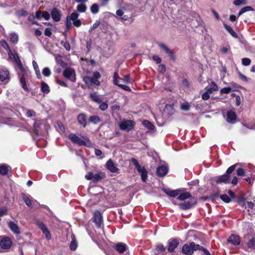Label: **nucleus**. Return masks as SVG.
Instances as JSON below:
<instances>
[{"mask_svg": "<svg viewBox=\"0 0 255 255\" xmlns=\"http://www.w3.org/2000/svg\"><path fill=\"white\" fill-rule=\"evenodd\" d=\"M134 125V122L131 120L124 121L119 124L120 128L122 130H130Z\"/></svg>", "mask_w": 255, "mask_h": 255, "instance_id": "39448f33", "label": "nucleus"}, {"mask_svg": "<svg viewBox=\"0 0 255 255\" xmlns=\"http://www.w3.org/2000/svg\"><path fill=\"white\" fill-rule=\"evenodd\" d=\"M76 9L79 12H85L87 10V6L84 3H81L77 6Z\"/></svg>", "mask_w": 255, "mask_h": 255, "instance_id": "f704fd0d", "label": "nucleus"}, {"mask_svg": "<svg viewBox=\"0 0 255 255\" xmlns=\"http://www.w3.org/2000/svg\"><path fill=\"white\" fill-rule=\"evenodd\" d=\"M156 248L159 251H160L161 252H164L165 251V250L164 246L163 245H162V244H158L156 246Z\"/></svg>", "mask_w": 255, "mask_h": 255, "instance_id": "0e129e2a", "label": "nucleus"}, {"mask_svg": "<svg viewBox=\"0 0 255 255\" xmlns=\"http://www.w3.org/2000/svg\"><path fill=\"white\" fill-rule=\"evenodd\" d=\"M238 203L240 206H245L246 204L245 197L243 196L239 197L238 199Z\"/></svg>", "mask_w": 255, "mask_h": 255, "instance_id": "a18cd8bd", "label": "nucleus"}, {"mask_svg": "<svg viewBox=\"0 0 255 255\" xmlns=\"http://www.w3.org/2000/svg\"><path fill=\"white\" fill-rule=\"evenodd\" d=\"M89 122L94 124H97L100 122V118L97 116H92L89 118Z\"/></svg>", "mask_w": 255, "mask_h": 255, "instance_id": "4c0bfd02", "label": "nucleus"}, {"mask_svg": "<svg viewBox=\"0 0 255 255\" xmlns=\"http://www.w3.org/2000/svg\"><path fill=\"white\" fill-rule=\"evenodd\" d=\"M163 191L169 196L172 197H175L177 196L179 194L180 191L178 190H170V189H164Z\"/></svg>", "mask_w": 255, "mask_h": 255, "instance_id": "5701e85b", "label": "nucleus"}, {"mask_svg": "<svg viewBox=\"0 0 255 255\" xmlns=\"http://www.w3.org/2000/svg\"><path fill=\"white\" fill-rule=\"evenodd\" d=\"M237 174L238 176H244L245 175V171L243 168H239L237 170Z\"/></svg>", "mask_w": 255, "mask_h": 255, "instance_id": "864d4df0", "label": "nucleus"}, {"mask_svg": "<svg viewBox=\"0 0 255 255\" xmlns=\"http://www.w3.org/2000/svg\"><path fill=\"white\" fill-rule=\"evenodd\" d=\"M226 120L230 124H235L237 122V115L232 110L228 111L227 113Z\"/></svg>", "mask_w": 255, "mask_h": 255, "instance_id": "1a4fd4ad", "label": "nucleus"}, {"mask_svg": "<svg viewBox=\"0 0 255 255\" xmlns=\"http://www.w3.org/2000/svg\"><path fill=\"white\" fill-rule=\"evenodd\" d=\"M190 105L187 103H183L181 105V109L184 111H188L190 109Z\"/></svg>", "mask_w": 255, "mask_h": 255, "instance_id": "3c124183", "label": "nucleus"}, {"mask_svg": "<svg viewBox=\"0 0 255 255\" xmlns=\"http://www.w3.org/2000/svg\"><path fill=\"white\" fill-rule=\"evenodd\" d=\"M41 90L42 92L47 94L50 92L49 87L46 83L42 82L41 84Z\"/></svg>", "mask_w": 255, "mask_h": 255, "instance_id": "2f4dec72", "label": "nucleus"}, {"mask_svg": "<svg viewBox=\"0 0 255 255\" xmlns=\"http://www.w3.org/2000/svg\"><path fill=\"white\" fill-rule=\"evenodd\" d=\"M140 174L142 181L145 182L146 181L147 178V171L146 170H144L142 172L140 173Z\"/></svg>", "mask_w": 255, "mask_h": 255, "instance_id": "de8ad7c7", "label": "nucleus"}, {"mask_svg": "<svg viewBox=\"0 0 255 255\" xmlns=\"http://www.w3.org/2000/svg\"><path fill=\"white\" fill-rule=\"evenodd\" d=\"M101 75L98 71H95L93 73V75L91 77H88V78L90 80V82L96 86H99L100 82L99 79L101 78Z\"/></svg>", "mask_w": 255, "mask_h": 255, "instance_id": "9b49d317", "label": "nucleus"}, {"mask_svg": "<svg viewBox=\"0 0 255 255\" xmlns=\"http://www.w3.org/2000/svg\"><path fill=\"white\" fill-rule=\"evenodd\" d=\"M123 81L124 82L129 83H131V80L129 75H126L124 76L123 78Z\"/></svg>", "mask_w": 255, "mask_h": 255, "instance_id": "4d7b16f0", "label": "nucleus"}, {"mask_svg": "<svg viewBox=\"0 0 255 255\" xmlns=\"http://www.w3.org/2000/svg\"><path fill=\"white\" fill-rule=\"evenodd\" d=\"M11 241L8 237H4L0 241V247L3 250L9 249L11 247Z\"/></svg>", "mask_w": 255, "mask_h": 255, "instance_id": "9d476101", "label": "nucleus"}, {"mask_svg": "<svg viewBox=\"0 0 255 255\" xmlns=\"http://www.w3.org/2000/svg\"><path fill=\"white\" fill-rule=\"evenodd\" d=\"M42 18H44L46 20H48L50 18V14L49 13V12H48L46 11H43L42 12Z\"/></svg>", "mask_w": 255, "mask_h": 255, "instance_id": "603ef678", "label": "nucleus"}, {"mask_svg": "<svg viewBox=\"0 0 255 255\" xmlns=\"http://www.w3.org/2000/svg\"><path fill=\"white\" fill-rule=\"evenodd\" d=\"M202 251L204 254V255H211L208 250L200 245V248L198 250Z\"/></svg>", "mask_w": 255, "mask_h": 255, "instance_id": "5fc2aeb1", "label": "nucleus"}, {"mask_svg": "<svg viewBox=\"0 0 255 255\" xmlns=\"http://www.w3.org/2000/svg\"><path fill=\"white\" fill-rule=\"evenodd\" d=\"M16 14L18 17L25 16L28 14V12L26 10L22 9L18 11L16 13Z\"/></svg>", "mask_w": 255, "mask_h": 255, "instance_id": "c03bdc74", "label": "nucleus"}, {"mask_svg": "<svg viewBox=\"0 0 255 255\" xmlns=\"http://www.w3.org/2000/svg\"><path fill=\"white\" fill-rule=\"evenodd\" d=\"M100 106H99V108L102 111H105L106 109H107V108L108 107V105L107 102H101V103H100Z\"/></svg>", "mask_w": 255, "mask_h": 255, "instance_id": "09e8293b", "label": "nucleus"}, {"mask_svg": "<svg viewBox=\"0 0 255 255\" xmlns=\"http://www.w3.org/2000/svg\"><path fill=\"white\" fill-rule=\"evenodd\" d=\"M206 90L210 93H212L218 90V85L214 82H212L210 83V87L206 88Z\"/></svg>", "mask_w": 255, "mask_h": 255, "instance_id": "a878e982", "label": "nucleus"}, {"mask_svg": "<svg viewBox=\"0 0 255 255\" xmlns=\"http://www.w3.org/2000/svg\"><path fill=\"white\" fill-rule=\"evenodd\" d=\"M44 34L47 36L50 37L52 34L51 28H46L44 31Z\"/></svg>", "mask_w": 255, "mask_h": 255, "instance_id": "e2e57ef3", "label": "nucleus"}, {"mask_svg": "<svg viewBox=\"0 0 255 255\" xmlns=\"http://www.w3.org/2000/svg\"><path fill=\"white\" fill-rule=\"evenodd\" d=\"M156 172L158 176L163 177L167 173L168 169L166 166L161 165L157 168Z\"/></svg>", "mask_w": 255, "mask_h": 255, "instance_id": "f3484780", "label": "nucleus"}, {"mask_svg": "<svg viewBox=\"0 0 255 255\" xmlns=\"http://www.w3.org/2000/svg\"><path fill=\"white\" fill-rule=\"evenodd\" d=\"M8 55L9 58L14 62L20 71L18 72V75L22 88L25 91L28 92L29 90L26 85V79L29 76V71L23 67L19 55L17 52H12V51H9Z\"/></svg>", "mask_w": 255, "mask_h": 255, "instance_id": "f257e3e1", "label": "nucleus"}, {"mask_svg": "<svg viewBox=\"0 0 255 255\" xmlns=\"http://www.w3.org/2000/svg\"><path fill=\"white\" fill-rule=\"evenodd\" d=\"M127 248V245L123 243H119L115 246V249L120 253H124L126 251Z\"/></svg>", "mask_w": 255, "mask_h": 255, "instance_id": "412c9836", "label": "nucleus"}, {"mask_svg": "<svg viewBox=\"0 0 255 255\" xmlns=\"http://www.w3.org/2000/svg\"><path fill=\"white\" fill-rule=\"evenodd\" d=\"M10 169V167L5 164H0V174L1 175H6Z\"/></svg>", "mask_w": 255, "mask_h": 255, "instance_id": "4be33fe9", "label": "nucleus"}, {"mask_svg": "<svg viewBox=\"0 0 255 255\" xmlns=\"http://www.w3.org/2000/svg\"><path fill=\"white\" fill-rule=\"evenodd\" d=\"M38 226L39 229L42 231L43 234L45 235L46 239L50 240L51 238V236L47 227L43 223H39Z\"/></svg>", "mask_w": 255, "mask_h": 255, "instance_id": "f8f14e48", "label": "nucleus"}, {"mask_svg": "<svg viewBox=\"0 0 255 255\" xmlns=\"http://www.w3.org/2000/svg\"><path fill=\"white\" fill-rule=\"evenodd\" d=\"M113 83L115 85H117L118 86L120 85L119 84V81L118 80V74L117 72H115L114 74Z\"/></svg>", "mask_w": 255, "mask_h": 255, "instance_id": "052dcab7", "label": "nucleus"}, {"mask_svg": "<svg viewBox=\"0 0 255 255\" xmlns=\"http://www.w3.org/2000/svg\"><path fill=\"white\" fill-rule=\"evenodd\" d=\"M90 98H91V99L93 101H94L97 103H101V100L100 99V96L97 95L96 93H91V94H90Z\"/></svg>", "mask_w": 255, "mask_h": 255, "instance_id": "72a5a7b5", "label": "nucleus"}, {"mask_svg": "<svg viewBox=\"0 0 255 255\" xmlns=\"http://www.w3.org/2000/svg\"><path fill=\"white\" fill-rule=\"evenodd\" d=\"M178 199L181 201L189 199L191 197V195L189 192H184L178 195Z\"/></svg>", "mask_w": 255, "mask_h": 255, "instance_id": "7c9ffc66", "label": "nucleus"}, {"mask_svg": "<svg viewBox=\"0 0 255 255\" xmlns=\"http://www.w3.org/2000/svg\"><path fill=\"white\" fill-rule=\"evenodd\" d=\"M73 24L76 27H79L81 25V21L79 19H77L73 21Z\"/></svg>", "mask_w": 255, "mask_h": 255, "instance_id": "338daca9", "label": "nucleus"}, {"mask_svg": "<svg viewBox=\"0 0 255 255\" xmlns=\"http://www.w3.org/2000/svg\"><path fill=\"white\" fill-rule=\"evenodd\" d=\"M22 198L25 204L29 207H32V198L30 199V196L22 193L21 194Z\"/></svg>", "mask_w": 255, "mask_h": 255, "instance_id": "b1692460", "label": "nucleus"}, {"mask_svg": "<svg viewBox=\"0 0 255 255\" xmlns=\"http://www.w3.org/2000/svg\"><path fill=\"white\" fill-rule=\"evenodd\" d=\"M69 138L72 141V142L79 146L85 145L86 141H87L88 139L86 137H84L83 139H81L74 133L70 134L69 135Z\"/></svg>", "mask_w": 255, "mask_h": 255, "instance_id": "20e7f679", "label": "nucleus"}, {"mask_svg": "<svg viewBox=\"0 0 255 255\" xmlns=\"http://www.w3.org/2000/svg\"><path fill=\"white\" fill-rule=\"evenodd\" d=\"M221 199L226 203H229L231 201L230 197L226 194L221 195Z\"/></svg>", "mask_w": 255, "mask_h": 255, "instance_id": "49530a36", "label": "nucleus"}, {"mask_svg": "<svg viewBox=\"0 0 255 255\" xmlns=\"http://www.w3.org/2000/svg\"><path fill=\"white\" fill-rule=\"evenodd\" d=\"M79 14L76 12H72L69 16L67 17L66 25L67 27L71 26V21H73L78 19Z\"/></svg>", "mask_w": 255, "mask_h": 255, "instance_id": "2eb2a0df", "label": "nucleus"}, {"mask_svg": "<svg viewBox=\"0 0 255 255\" xmlns=\"http://www.w3.org/2000/svg\"><path fill=\"white\" fill-rule=\"evenodd\" d=\"M86 119V115L83 113L79 114L77 117L78 123L84 128L87 126Z\"/></svg>", "mask_w": 255, "mask_h": 255, "instance_id": "aec40b11", "label": "nucleus"}, {"mask_svg": "<svg viewBox=\"0 0 255 255\" xmlns=\"http://www.w3.org/2000/svg\"><path fill=\"white\" fill-rule=\"evenodd\" d=\"M160 47L163 49L166 53H167L170 58L174 60H175V56L173 53L171 51V50L168 48L165 44L161 43L159 45Z\"/></svg>", "mask_w": 255, "mask_h": 255, "instance_id": "393cba45", "label": "nucleus"}, {"mask_svg": "<svg viewBox=\"0 0 255 255\" xmlns=\"http://www.w3.org/2000/svg\"><path fill=\"white\" fill-rule=\"evenodd\" d=\"M179 242L177 239H171L167 243L168 251L170 253L174 252V250L179 245Z\"/></svg>", "mask_w": 255, "mask_h": 255, "instance_id": "6e6552de", "label": "nucleus"}, {"mask_svg": "<svg viewBox=\"0 0 255 255\" xmlns=\"http://www.w3.org/2000/svg\"><path fill=\"white\" fill-rule=\"evenodd\" d=\"M199 248V245L195 244L192 242L189 244H184L182 247L181 252L186 255H192L194 251H197Z\"/></svg>", "mask_w": 255, "mask_h": 255, "instance_id": "7ed1b4c3", "label": "nucleus"}, {"mask_svg": "<svg viewBox=\"0 0 255 255\" xmlns=\"http://www.w3.org/2000/svg\"><path fill=\"white\" fill-rule=\"evenodd\" d=\"M52 18L55 22L59 21L61 19V11L55 8H54L51 12Z\"/></svg>", "mask_w": 255, "mask_h": 255, "instance_id": "4468645a", "label": "nucleus"}, {"mask_svg": "<svg viewBox=\"0 0 255 255\" xmlns=\"http://www.w3.org/2000/svg\"><path fill=\"white\" fill-rule=\"evenodd\" d=\"M242 63L244 66H249L251 63V60L248 58H244L242 59Z\"/></svg>", "mask_w": 255, "mask_h": 255, "instance_id": "79ce46f5", "label": "nucleus"}, {"mask_svg": "<svg viewBox=\"0 0 255 255\" xmlns=\"http://www.w3.org/2000/svg\"><path fill=\"white\" fill-rule=\"evenodd\" d=\"M92 44V40L91 39L87 41L86 48L88 51H90Z\"/></svg>", "mask_w": 255, "mask_h": 255, "instance_id": "680f3d73", "label": "nucleus"}, {"mask_svg": "<svg viewBox=\"0 0 255 255\" xmlns=\"http://www.w3.org/2000/svg\"><path fill=\"white\" fill-rule=\"evenodd\" d=\"M8 226L10 230L15 234H19L20 230L18 225L12 221L9 222Z\"/></svg>", "mask_w": 255, "mask_h": 255, "instance_id": "6ab92c4d", "label": "nucleus"}, {"mask_svg": "<svg viewBox=\"0 0 255 255\" xmlns=\"http://www.w3.org/2000/svg\"><path fill=\"white\" fill-rule=\"evenodd\" d=\"M100 24V22L99 21H97L95 23H94L93 24V25L91 27L90 30H89V32H91L92 30H93L94 29H96V28H97L99 25Z\"/></svg>", "mask_w": 255, "mask_h": 255, "instance_id": "6e6d98bb", "label": "nucleus"}, {"mask_svg": "<svg viewBox=\"0 0 255 255\" xmlns=\"http://www.w3.org/2000/svg\"><path fill=\"white\" fill-rule=\"evenodd\" d=\"M10 80L9 71L6 68L0 70V84L7 83Z\"/></svg>", "mask_w": 255, "mask_h": 255, "instance_id": "423d86ee", "label": "nucleus"}, {"mask_svg": "<svg viewBox=\"0 0 255 255\" xmlns=\"http://www.w3.org/2000/svg\"><path fill=\"white\" fill-rule=\"evenodd\" d=\"M179 207L182 210H187L192 207V204L189 202H184L179 204Z\"/></svg>", "mask_w": 255, "mask_h": 255, "instance_id": "c85d7f7f", "label": "nucleus"}, {"mask_svg": "<svg viewBox=\"0 0 255 255\" xmlns=\"http://www.w3.org/2000/svg\"><path fill=\"white\" fill-rule=\"evenodd\" d=\"M18 36L14 32L11 33L10 34V41L14 44H16L18 42Z\"/></svg>", "mask_w": 255, "mask_h": 255, "instance_id": "473e14b6", "label": "nucleus"}, {"mask_svg": "<svg viewBox=\"0 0 255 255\" xmlns=\"http://www.w3.org/2000/svg\"><path fill=\"white\" fill-rule=\"evenodd\" d=\"M90 10L93 14L97 13L99 11V7L98 4L97 3L93 4L90 7Z\"/></svg>", "mask_w": 255, "mask_h": 255, "instance_id": "c9c22d12", "label": "nucleus"}, {"mask_svg": "<svg viewBox=\"0 0 255 255\" xmlns=\"http://www.w3.org/2000/svg\"><path fill=\"white\" fill-rule=\"evenodd\" d=\"M25 115L28 118H33L36 117V113L32 110H25Z\"/></svg>", "mask_w": 255, "mask_h": 255, "instance_id": "58836bf2", "label": "nucleus"}, {"mask_svg": "<svg viewBox=\"0 0 255 255\" xmlns=\"http://www.w3.org/2000/svg\"><path fill=\"white\" fill-rule=\"evenodd\" d=\"M238 165H239V163H236L229 167L225 174L217 177L216 183L217 184L229 183L230 177V175L234 171L236 166Z\"/></svg>", "mask_w": 255, "mask_h": 255, "instance_id": "f03ea898", "label": "nucleus"}, {"mask_svg": "<svg viewBox=\"0 0 255 255\" xmlns=\"http://www.w3.org/2000/svg\"><path fill=\"white\" fill-rule=\"evenodd\" d=\"M166 70V68L164 65H160L158 67V71L160 73H164Z\"/></svg>", "mask_w": 255, "mask_h": 255, "instance_id": "774afa93", "label": "nucleus"}, {"mask_svg": "<svg viewBox=\"0 0 255 255\" xmlns=\"http://www.w3.org/2000/svg\"><path fill=\"white\" fill-rule=\"evenodd\" d=\"M0 45L4 48L8 53L9 51H11L8 43L5 40H1L0 41Z\"/></svg>", "mask_w": 255, "mask_h": 255, "instance_id": "e433bc0d", "label": "nucleus"}, {"mask_svg": "<svg viewBox=\"0 0 255 255\" xmlns=\"http://www.w3.org/2000/svg\"><path fill=\"white\" fill-rule=\"evenodd\" d=\"M250 236L248 235L247 236L245 237V239L246 238H248L249 241L248 243V247L252 249H255V237H252L251 239L249 238Z\"/></svg>", "mask_w": 255, "mask_h": 255, "instance_id": "bb28decb", "label": "nucleus"}, {"mask_svg": "<svg viewBox=\"0 0 255 255\" xmlns=\"http://www.w3.org/2000/svg\"><path fill=\"white\" fill-rule=\"evenodd\" d=\"M64 76L74 82L76 81V75L75 71L72 68H66L63 72Z\"/></svg>", "mask_w": 255, "mask_h": 255, "instance_id": "0eeeda50", "label": "nucleus"}, {"mask_svg": "<svg viewBox=\"0 0 255 255\" xmlns=\"http://www.w3.org/2000/svg\"><path fill=\"white\" fill-rule=\"evenodd\" d=\"M42 12L43 11H41L40 10H37L35 12V18H36L38 19H41V18H42Z\"/></svg>", "mask_w": 255, "mask_h": 255, "instance_id": "bf43d9fd", "label": "nucleus"}, {"mask_svg": "<svg viewBox=\"0 0 255 255\" xmlns=\"http://www.w3.org/2000/svg\"><path fill=\"white\" fill-rule=\"evenodd\" d=\"M228 242L234 245H239L240 244V238L238 235H232L228 240Z\"/></svg>", "mask_w": 255, "mask_h": 255, "instance_id": "a211bd4d", "label": "nucleus"}, {"mask_svg": "<svg viewBox=\"0 0 255 255\" xmlns=\"http://www.w3.org/2000/svg\"><path fill=\"white\" fill-rule=\"evenodd\" d=\"M42 74L46 77H49L51 74V71L48 67L44 68L42 71Z\"/></svg>", "mask_w": 255, "mask_h": 255, "instance_id": "a19ab883", "label": "nucleus"}, {"mask_svg": "<svg viewBox=\"0 0 255 255\" xmlns=\"http://www.w3.org/2000/svg\"><path fill=\"white\" fill-rule=\"evenodd\" d=\"M232 90V89L231 87H225L222 88L220 90L221 94H228Z\"/></svg>", "mask_w": 255, "mask_h": 255, "instance_id": "8fccbe9b", "label": "nucleus"}, {"mask_svg": "<svg viewBox=\"0 0 255 255\" xmlns=\"http://www.w3.org/2000/svg\"><path fill=\"white\" fill-rule=\"evenodd\" d=\"M224 26L227 31L234 37L237 38L238 37L237 34L234 31L232 27L229 26L226 23H224Z\"/></svg>", "mask_w": 255, "mask_h": 255, "instance_id": "cd10ccee", "label": "nucleus"}, {"mask_svg": "<svg viewBox=\"0 0 255 255\" xmlns=\"http://www.w3.org/2000/svg\"><path fill=\"white\" fill-rule=\"evenodd\" d=\"M105 177V174L103 172H99L98 173L94 174L93 181L95 182H97L100 180L103 179Z\"/></svg>", "mask_w": 255, "mask_h": 255, "instance_id": "c756f323", "label": "nucleus"}, {"mask_svg": "<svg viewBox=\"0 0 255 255\" xmlns=\"http://www.w3.org/2000/svg\"><path fill=\"white\" fill-rule=\"evenodd\" d=\"M93 176H94V174L92 172H89L87 175H85V178L89 180H93Z\"/></svg>", "mask_w": 255, "mask_h": 255, "instance_id": "69168bd1", "label": "nucleus"}, {"mask_svg": "<svg viewBox=\"0 0 255 255\" xmlns=\"http://www.w3.org/2000/svg\"><path fill=\"white\" fill-rule=\"evenodd\" d=\"M94 222L96 225L100 227L102 222V216L101 213L97 211L94 213Z\"/></svg>", "mask_w": 255, "mask_h": 255, "instance_id": "dca6fc26", "label": "nucleus"}, {"mask_svg": "<svg viewBox=\"0 0 255 255\" xmlns=\"http://www.w3.org/2000/svg\"><path fill=\"white\" fill-rule=\"evenodd\" d=\"M106 166L107 168L112 173H116L119 170V169L111 159H109L107 161Z\"/></svg>", "mask_w": 255, "mask_h": 255, "instance_id": "ddd939ff", "label": "nucleus"}, {"mask_svg": "<svg viewBox=\"0 0 255 255\" xmlns=\"http://www.w3.org/2000/svg\"><path fill=\"white\" fill-rule=\"evenodd\" d=\"M233 3L237 6H240L242 4H246L247 3L246 0H235Z\"/></svg>", "mask_w": 255, "mask_h": 255, "instance_id": "37998d69", "label": "nucleus"}, {"mask_svg": "<svg viewBox=\"0 0 255 255\" xmlns=\"http://www.w3.org/2000/svg\"><path fill=\"white\" fill-rule=\"evenodd\" d=\"M209 94H210L209 92H208L207 91H206V92L203 93L202 95V98L204 100H207L210 98Z\"/></svg>", "mask_w": 255, "mask_h": 255, "instance_id": "13d9d810", "label": "nucleus"}, {"mask_svg": "<svg viewBox=\"0 0 255 255\" xmlns=\"http://www.w3.org/2000/svg\"><path fill=\"white\" fill-rule=\"evenodd\" d=\"M142 124L145 127L151 130L153 128V127H154L153 125L150 122H149L148 121H147V120L143 121V122H142Z\"/></svg>", "mask_w": 255, "mask_h": 255, "instance_id": "ea45409f", "label": "nucleus"}]
</instances>
